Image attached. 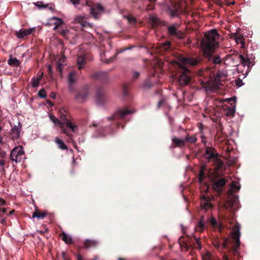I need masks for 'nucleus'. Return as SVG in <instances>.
Segmentation results:
<instances>
[{
	"label": "nucleus",
	"mask_w": 260,
	"mask_h": 260,
	"mask_svg": "<svg viewBox=\"0 0 260 260\" xmlns=\"http://www.w3.org/2000/svg\"><path fill=\"white\" fill-rule=\"evenodd\" d=\"M74 84H69V90L70 93H73L75 91V88L73 86Z\"/></svg>",
	"instance_id": "obj_51"
},
{
	"label": "nucleus",
	"mask_w": 260,
	"mask_h": 260,
	"mask_svg": "<svg viewBox=\"0 0 260 260\" xmlns=\"http://www.w3.org/2000/svg\"><path fill=\"white\" fill-rule=\"evenodd\" d=\"M212 161L213 162L214 165L215 166V170L216 171L221 169L223 165V162L219 158L218 155Z\"/></svg>",
	"instance_id": "obj_24"
},
{
	"label": "nucleus",
	"mask_w": 260,
	"mask_h": 260,
	"mask_svg": "<svg viewBox=\"0 0 260 260\" xmlns=\"http://www.w3.org/2000/svg\"><path fill=\"white\" fill-rule=\"evenodd\" d=\"M140 73L139 72H134L132 75L133 80H136L140 76Z\"/></svg>",
	"instance_id": "obj_48"
},
{
	"label": "nucleus",
	"mask_w": 260,
	"mask_h": 260,
	"mask_svg": "<svg viewBox=\"0 0 260 260\" xmlns=\"http://www.w3.org/2000/svg\"><path fill=\"white\" fill-rule=\"evenodd\" d=\"M193 237L195 240V242L197 245L196 248L199 250L201 249L202 245L201 243L200 238H198L195 236H193Z\"/></svg>",
	"instance_id": "obj_43"
},
{
	"label": "nucleus",
	"mask_w": 260,
	"mask_h": 260,
	"mask_svg": "<svg viewBox=\"0 0 260 260\" xmlns=\"http://www.w3.org/2000/svg\"><path fill=\"white\" fill-rule=\"evenodd\" d=\"M153 86L152 82L150 78L145 80L142 85V88L144 89H149Z\"/></svg>",
	"instance_id": "obj_36"
},
{
	"label": "nucleus",
	"mask_w": 260,
	"mask_h": 260,
	"mask_svg": "<svg viewBox=\"0 0 260 260\" xmlns=\"http://www.w3.org/2000/svg\"><path fill=\"white\" fill-rule=\"evenodd\" d=\"M36 28L33 27L28 29L21 28L19 31H15V35L19 39H23L25 37L31 34L32 32L35 31Z\"/></svg>",
	"instance_id": "obj_16"
},
{
	"label": "nucleus",
	"mask_w": 260,
	"mask_h": 260,
	"mask_svg": "<svg viewBox=\"0 0 260 260\" xmlns=\"http://www.w3.org/2000/svg\"><path fill=\"white\" fill-rule=\"evenodd\" d=\"M92 78L99 80L102 82H105L108 79V75L107 72H99L93 74L92 75Z\"/></svg>",
	"instance_id": "obj_17"
},
{
	"label": "nucleus",
	"mask_w": 260,
	"mask_h": 260,
	"mask_svg": "<svg viewBox=\"0 0 260 260\" xmlns=\"http://www.w3.org/2000/svg\"><path fill=\"white\" fill-rule=\"evenodd\" d=\"M98 244V242L94 240L87 239L84 242V246L87 249L90 247H95Z\"/></svg>",
	"instance_id": "obj_23"
},
{
	"label": "nucleus",
	"mask_w": 260,
	"mask_h": 260,
	"mask_svg": "<svg viewBox=\"0 0 260 260\" xmlns=\"http://www.w3.org/2000/svg\"><path fill=\"white\" fill-rule=\"evenodd\" d=\"M55 143L58 145V147L62 149V150H67L68 147L66 146V145L64 144L63 141H62L61 139H59L58 138H55Z\"/></svg>",
	"instance_id": "obj_34"
},
{
	"label": "nucleus",
	"mask_w": 260,
	"mask_h": 260,
	"mask_svg": "<svg viewBox=\"0 0 260 260\" xmlns=\"http://www.w3.org/2000/svg\"><path fill=\"white\" fill-rule=\"evenodd\" d=\"M201 62L199 57L184 56L182 55L178 57L177 66L181 70L178 73L177 81L181 86L188 85L190 82V77L189 75L190 71L186 66L194 67L198 65Z\"/></svg>",
	"instance_id": "obj_2"
},
{
	"label": "nucleus",
	"mask_w": 260,
	"mask_h": 260,
	"mask_svg": "<svg viewBox=\"0 0 260 260\" xmlns=\"http://www.w3.org/2000/svg\"><path fill=\"white\" fill-rule=\"evenodd\" d=\"M5 161L4 160L0 159V166H1L2 167H4V166L5 165Z\"/></svg>",
	"instance_id": "obj_63"
},
{
	"label": "nucleus",
	"mask_w": 260,
	"mask_h": 260,
	"mask_svg": "<svg viewBox=\"0 0 260 260\" xmlns=\"http://www.w3.org/2000/svg\"><path fill=\"white\" fill-rule=\"evenodd\" d=\"M0 223L3 225H6L7 224V217L0 218Z\"/></svg>",
	"instance_id": "obj_52"
},
{
	"label": "nucleus",
	"mask_w": 260,
	"mask_h": 260,
	"mask_svg": "<svg viewBox=\"0 0 260 260\" xmlns=\"http://www.w3.org/2000/svg\"><path fill=\"white\" fill-rule=\"evenodd\" d=\"M216 128H217V131L218 133L222 132L223 125L221 122H219L217 123V126H216Z\"/></svg>",
	"instance_id": "obj_49"
},
{
	"label": "nucleus",
	"mask_w": 260,
	"mask_h": 260,
	"mask_svg": "<svg viewBox=\"0 0 260 260\" xmlns=\"http://www.w3.org/2000/svg\"><path fill=\"white\" fill-rule=\"evenodd\" d=\"M231 37L232 38H234L236 42L237 43H240L242 45V46L244 45V43H245L244 38L243 36L240 35L239 36L237 37L236 34H232Z\"/></svg>",
	"instance_id": "obj_33"
},
{
	"label": "nucleus",
	"mask_w": 260,
	"mask_h": 260,
	"mask_svg": "<svg viewBox=\"0 0 260 260\" xmlns=\"http://www.w3.org/2000/svg\"><path fill=\"white\" fill-rule=\"evenodd\" d=\"M180 245L184 246L186 249H189V246L187 244L186 242H183L182 244L180 243Z\"/></svg>",
	"instance_id": "obj_58"
},
{
	"label": "nucleus",
	"mask_w": 260,
	"mask_h": 260,
	"mask_svg": "<svg viewBox=\"0 0 260 260\" xmlns=\"http://www.w3.org/2000/svg\"><path fill=\"white\" fill-rule=\"evenodd\" d=\"M47 215V213L46 212H41L40 211L36 210V211L33 213L32 218L37 217L38 219H43Z\"/></svg>",
	"instance_id": "obj_32"
},
{
	"label": "nucleus",
	"mask_w": 260,
	"mask_h": 260,
	"mask_svg": "<svg viewBox=\"0 0 260 260\" xmlns=\"http://www.w3.org/2000/svg\"><path fill=\"white\" fill-rule=\"evenodd\" d=\"M150 4H148L147 6V10H151L154 9V3L156 1V0H148Z\"/></svg>",
	"instance_id": "obj_44"
},
{
	"label": "nucleus",
	"mask_w": 260,
	"mask_h": 260,
	"mask_svg": "<svg viewBox=\"0 0 260 260\" xmlns=\"http://www.w3.org/2000/svg\"><path fill=\"white\" fill-rule=\"evenodd\" d=\"M75 256L77 257V260H86L84 259L80 254H76Z\"/></svg>",
	"instance_id": "obj_54"
},
{
	"label": "nucleus",
	"mask_w": 260,
	"mask_h": 260,
	"mask_svg": "<svg viewBox=\"0 0 260 260\" xmlns=\"http://www.w3.org/2000/svg\"><path fill=\"white\" fill-rule=\"evenodd\" d=\"M50 96L52 99H55L56 97V93L55 92H51Z\"/></svg>",
	"instance_id": "obj_64"
},
{
	"label": "nucleus",
	"mask_w": 260,
	"mask_h": 260,
	"mask_svg": "<svg viewBox=\"0 0 260 260\" xmlns=\"http://www.w3.org/2000/svg\"><path fill=\"white\" fill-rule=\"evenodd\" d=\"M228 58L232 60L236 66H238L240 64H242L243 66H246L249 68L251 64V66L253 65L252 64V61L247 55L246 56H244L241 54H232L229 55Z\"/></svg>",
	"instance_id": "obj_6"
},
{
	"label": "nucleus",
	"mask_w": 260,
	"mask_h": 260,
	"mask_svg": "<svg viewBox=\"0 0 260 260\" xmlns=\"http://www.w3.org/2000/svg\"><path fill=\"white\" fill-rule=\"evenodd\" d=\"M48 231V229H46L45 231H38L39 233H40L41 235H43L45 233L47 232Z\"/></svg>",
	"instance_id": "obj_61"
},
{
	"label": "nucleus",
	"mask_w": 260,
	"mask_h": 260,
	"mask_svg": "<svg viewBox=\"0 0 260 260\" xmlns=\"http://www.w3.org/2000/svg\"><path fill=\"white\" fill-rule=\"evenodd\" d=\"M150 23L151 24L152 26L154 28L159 24V20L157 18L151 17L150 19Z\"/></svg>",
	"instance_id": "obj_40"
},
{
	"label": "nucleus",
	"mask_w": 260,
	"mask_h": 260,
	"mask_svg": "<svg viewBox=\"0 0 260 260\" xmlns=\"http://www.w3.org/2000/svg\"><path fill=\"white\" fill-rule=\"evenodd\" d=\"M185 146L189 144H193L197 141V138L196 136H190L188 133L183 139Z\"/></svg>",
	"instance_id": "obj_19"
},
{
	"label": "nucleus",
	"mask_w": 260,
	"mask_h": 260,
	"mask_svg": "<svg viewBox=\"0 0 260 260\" xmlns=\"http://www.w3.org/2000/svg\"><path fill=\"white\" fill-rule=\"evenodd\" d=\"M240 229V225L239 223H237L234 226L232 232V245L229 249L230 252L233 256L237 257V260H239L240 257V253L239 251L241 244Z\"/></svg>",
	"instance_id": "obj_4"
},
{
	"label": "nucleus",
	"mask_w": 260,
	"mask_h": 260,
	"mask_svg": "<svg viewBox=\"0 0 260 260\" xmlns=\"http://www.w3.org/2000/svg\"><path fill=\"white\" fill-rule=\"evenodd\" d=\"M175 5L172 7L169 8V14L172 16L175 17L178 16L180 12V6L179 4L176 2Z\"/></svg>",
	"instance_id": "obj_20"
},
{
	"label": "nucleus",
	"mask_w": 260,
	"mask_h": 260,
	"mask_svg": "<svg viewBox=\"0 0 260 260\" xmlns=\"http://www.w3.org/2000/svg\"><path fill=\"white\" fill-rule=\"evenodd\" d=\"M96 102L99 105H103L106 102L104 89L101 87H99L96 90Z\"/></svg>",
	"instance_id": "obj_13"
},
{
	"label": "nucleus",
	"mask_w": 260,
	"mask_h": 260,
	"mask_svg": "<svg viewBox=\"0 0 260 260\" xmlns=\"http://www.w3.org/2000/svg\"><path fill=\"white\" fill-rule=\"evenodd\" d=\"M171 45V42L170 41H167L164 43L160 44V48L162 50L167 51L170 49Z\"/></svg>",
	"instance_id": "obj_38"
},
{
	"label": "nucleus",
	"mask_w": 260,
	"mask_h": 260,
	"mask_svg": "<svg viewBox=\"0 0 260 260\" xmlns=\"http://www.w3.org/2000/svg\"><path fill=\"white\" fill-rule=\"evenodd\" d=\"M240 189V186L237 182H234L231 186V188L229 190V193L231 195L233 194L234 191H238Z\"/></svg>",
	"instance_id": "obj_39"
},
{
	"label": "nucleus",
	"mask_w": 260,
	"mask_h": 260,
	"mask_svg": "<svg viewBox=\"0 0 260 260\" xmlns=\"http://www.w3.org/2000/svg\"><path fill=\"white\" fill-rule=\"evenodd\" d=\"M12 126V128L8 134V138L13 141L18 139L22 128V125L19 122L18 125Z\"/></svg>",
	"instance_id": "obj_10"
},
{
	"label": "nucleus",
	"mask_w": 260,
	"mask_h": 260,
	"mask_svg": "<svg viewBox=\"0 0 260 260\" xmlns=\"http://www.w3.org/2000/svg\"><path fill=\"white\" fill-rule=\"evenodd\" d=\"M60 236L61 237V239L68 244H72L73 240L72 238L66 234L64 232H62L60 234Z\"/></svg>",
	"instance_id": "obj_28"
},
{
	"label": "nucleus",
	"mask_w": 260,
	"mask_h": 260,
	"mask_svg": "<svg viewBox=\"0 0 260 260\" xmlns=\"http://www.w3.org/2000/svg\"><path fill=\"white\" fill-rule=\"evenodd\" d=\"M225 114L228 116H234L235 114V110L232 108L228 107V108H225Z\"/></svg>",
	"instance_id": "obj_41"
},
{
	"label": "nucleus",
	"mask_w": 260,
	"mask_h": 260,
	"mask_svg": "<svg viewBox=\"0 0 260 260\" xmlns=\"http://www.w3.org/2000/svg\"><path fill=\"white\" fill-rule=\"evenodd\" d=\"M203 217L199 221L198 224L195 227V231L197 232L202 233L205 230V224L203 221Z\"/></svg>",
	"instance_id": "obj_30"
},
{
	"label": "nucleus",
	"mask_w": 260,
	"mask_h": 260,
	"mask_svg": "<svg viewBox=\"0 0 260 260\" xmlns=\"http://www.w3.org/2000/svg\"><path fill=\"white\" fill-rule=\"evenodd\" d=\"M57 19L58 22L56 23V25L54 28V29H57V28L62 23V21L61 19Z\"/></svg>",
	"instance_id": "obj_53"
},
{
	"label": "nucleus",
	"mask_w": 260,
	"mask_h": 260,
	"mask_svg": "<svg viewBox=\"0 0 260 260\" xmlns=\"http://www.w3.org/2000/svg\"><path fill=\"white\" fill-rule=\"evenodd\" d=\"M173 144L174 147H184L185 146L183 139H179L177 137H174L172 139Z\"/></svg>",
	"instance_id": "obj_21"
},
{
	"label": "nucleus",
	"mask_w": 260,
	"mask_h": 260,
	"mask_svg": "<svg viewBox=\"0 0 260 260\" xmlns=\"http://www.w3.org/2000/svg\"><path fill=\"white\" fill-rule=\"evenodd\" d=\"M58 114H59L60 118L63 121L62 122L53 115H50V120L54 124H57L61 129L62 132L66 134L67 135L70 136L64 127V124H65L67 127L70 128L73 132L75 133L77 130V126L76 125H74L70 120V115L68 114L67 111L64 108H62L59 110Z\"/></svg>",
	"instance_id": "obj_3"
},
{
	"label": "nucleus",
	"mask_w": 260,
	"mask_h": 260,
	"mask_svg": "<svg viewBox=\"0 0 260 260\" xmlns=\"http://www.w3.org/2000/svg\"><path fill=\"white\" fill-rule=\"evenodd\" d=\"M85 59L83 56L81 55L78 56L77 59V63L79 66L78 68L79 70H81L83 68L85 65Z\"/></svg>",
	"instance_id": "obj_37"
},
{
	"label": "nucleus",
	"mask_w": 260,
	"mask_h": 260,
	"mask_svg": "<svg viewBox=\"0 0 260 260\" xmlns=\"http://www.w3.org/2000/svg\"><path fill=\"white\" fill-rule=\"evenodd\" d=\"M222 246L224 248H228L227 247V240L225 239L222 243Z\"/></svg>",
	"instance_id": "obj_59"
},
{
	"label": "nucleus",
	"mask_w": 260,
	"mask_h": 260,
	"mask_svg": "<svg viewBox=\"0 0 260 260\" xmlns=\"http://www.w3.org/2000/svg\"><path fill=\"white\" fill-rule=\"evenodd\" d=\"M166 103V100L164 99H161L157 103V107L159 108L161 106Z\"/></svg>",
	"instance_id": "obj_50"
},
{
	"label": "nucleus",
	"mask_w": 260,
	"mask_h": 260,
	"mask_svg": "<svg viewBox=\"0 0 260 260\" xmlns=\"http://www.w3.org/2000/svg\"><path fill=\"white\" fill-rule=\"evenodd\" d=\"M38 95L42 98H45L47 96L45 89H42L40 90L38 93Z\"/></svg>",
	"instance_id": "obj_45"
},
{
	"label": "nucleus",
	"mask_w": 260,
	"mask_h": 260,
	"mask_svg": "<svg viewBox=\"0 0 260 260\" xmlns=\"http://www.w3.org/2000/svg\"><path fill=\"white\" fill-rule=\"evenodd\" d=\"M74 21L76 23L80 24L83 27H86L87 26L91 27V25L86 21V17L82 15L76 16L74 19Z\"/></svg>",
	"instance_id": "obj_18"
},
{
	"label": "nucleus",
	"mask_w": 260,
	"mask_h": 260,
	"mask_svg": "<svg viewBox=\"0 0 260 260\" xmlns=\"http://www.w3.org/2000/svg\"><path fill=\"white\" fill-rule=\"evenodd\" d=\"M70 1L74 5H76L79 3V0H70Z\"/></svg>",
	"instance_id": "obj_62"
},
{
	"label": "nucleus",
	"mask_w": 260,
	"mask_h": 260,
	"mask_svg": "<svg viewBox=\"0 0 260 260\" xmlns=\"http://www.w3.org/2000/svg\"><path fill=\"white\" fill-rule=\"evenodd\" d=\"M210 222L213 227L218 228L220 232H221L222 230V224L221 223H218L214 217L211 218Z\"/></svg>",
	"instance_id": "obj_29"
},
{
	"label": "nucleus",
	"mask_w": 260,
	"mask_h": 260,
	"mask_svg": "<svg viewBox=\"0 0 260 260\" xmlns=\"http://www.w3.org/2000/svg\"><path fill=\"white\" fill-rule=\"evenodd\" d=\"M8 63L11 66L18 67L20 65V62L17 58L11 56L8 60Z\"/></svg>",
	"instance_id": "obj_31"
},
{
	"label": "nucleus",
	"mask_w": 260,
	"mask_h": 260,
	"mask_svg": "<svg viewBox=\"0 0 260 260\" xmlns=\"http://www.w3.org/2000/svg\"><path fill=\"white\" fill-rule=\"evenodd\" d=\"M36 5L40 8H44L46 7V6H44V5L43 4V3L42 2H38L37 3Z\"/></svg>",
	"instance_id": "obj_56"
},
{
	"label": "nucleus",
	"mask_w": 260,
	"mask_h": 260,
	"mask_svg": "<svg viewBox=\"0 0 260 260\" xmlns=\"http://www.w3.org/2000/svg\"><path fill=\"white\" fill-rule=\"evenodd\" d=\"M6 152L4 151H2L0 152V156L2 158H4L5 157Z\"/></svg>",
	"instance_id": "obj_60"
},
{
	"label": "nucleus",
	"mask_w": 260,
	"mask_h": 260,
	"mask_svg": "<svg viewBox=\"0 0 260 260\" xmlns=\"http://www.w3.org/2000/svg\"><path fill=\"white\" fill-rule=\"evenodd\" d=\"M217 155L218 154L216 152L214 148L209 147H206L205 156L209 161H212Z\"/></svg>",
	"instance_id": "obj_15"
},
{
	"label": "nucleus",
	"mask_w": 260,
	"mask_h": 260,
	"mask_svg": "<svg viewBox=\"0 0 260 260\" xmlns=\"http://www.w3.org/2000/svg\"><path fill=\"white\" fill-rule=\"evenodd\" d=\"M92 126L94 127H97V135L98 136H105L106 135V129L107 128V127H103L101 126H98L96 123L95 122L92 123Z\"/></svg>",
	"instance_id": "obj_25"
},
{
	"label": "nucleus",
	"mask_w": 260,
	"mask_h": 260,
	"mask_svg": "<svg viewBox=\"0 0 260 260\" xmlns=\"http://www.w3.org/2000/svg\"><path fill=\"white\" fill-rule=\"evenodd\" d=\"M77 78V74L75 71L70 72L68 76V83L70 84H74Z\"/></svg>",
	"instance_id": "obj_22"
},
{
	"label": "nucleus",
	"mask_w": 260,
	"mask_h": 260,
	"mask_svg": "<svg viewBox=\"0 0 260 260\" xmlns=\"http://www.w3.org/2000/svg\"><path fill=\"white\" fill-rule=\"evenodd\" d=\"M40 80L39 79H33L32 86L34 88L38 87L39 85Z\"/></svg>",
	"instance_id": "obj_46"
},
{
	"label": "nucleus",
	"mask_w": 260,
	"mask_h": 260,
	"mask_svg": "<svg viewBox=\"0 0 260 260\" xmlns=\"http://www.w3.org/2000/svg\"><path fill=\"white\" fill-rule=\"evenodd\" d=\"M24 155V152L22 146L15 147L11 151L10 154V159L15 161L16 162H20Z\"/></svg>",
	"instance_id": "obj_8"
},
{
	"label": "nucleus",
	"mask_w": 260,
	"mask_h": 260,
	"mask_svg": "<svg viewBox=\"0 0 260 260\" xmlns=\"http://www.w3.org/2000/svg\"><path fill=\"white\" fill-rule=\"evenodd\" d=\"M212 198L209 196H206L203 194L201 196V206L202 209L207 211L211 210L214 208L213 205L211 203Z\"/></svg>",
	"instance_id": "obj_11"
},
{
	"label": "nucleus",
	"mask_w": 260,
	"mask_h": 260,
	"mask_svg": "<svg viewBox=\"0 0 260 260\" xmlns=\"http://www.w3.org/2000/svg\"><path fill=\"white\" fill-rule=\"evenodd\" d=\"M220 35L215 29L205 32L204 37L202 39L201 46L203 49L204 56L211 59L212 58L213 63L220 64L222 60L219 55L212 57L213 54L219 47V39Z\"/></svg>",
	"instance_id": "obj_1"
},
{
	"label": "nucleus",
	"mask_w": 260,
	"mask_h": 260,
	"mask_svg": "<svg viewBox=\"0 0 260 260\" xmlns=\"http://www.w3.org/2000/svg\"><path fill=\"white\" fill-rule=\"evenodd\" d=\"M167 33L170 37H173L177 38H181L183 37L184 34L182 31L178 30V25L176 24L169 25L167 26Z\"/></svg>",
	"instance_id": "obj_9"
},
{
	"label": "nucleus",
	"mask_w": 260,
	"mask_h": 260,
	"mask_svg": "<svg viewBox=\"0 0 260 260\" xmlns=\"http://www.w3.org/2000/svg\"><path fill=\"white\" fill-rule=\"evenodd\" d=\"M134 112V111L129 109L127 107H125L123 109H118L111 117H108L107 120L108 121H113L112 125H110L111 133H113L114 132V128L115 127L116 128L119 127L120 124L118 122V120L124 119L127 115Z\"/></svg>",
	"instance_id": "obj_5"
},
{
	"label": "nucleus",
	"mask_w": 260,
	"mask_h": 260,
	"mask_svg": "<svg viewBox=\"0 0 260 260\" xmlns=\"http://www.w3.org/2000/svg\"><path fill=\"white\" fill-rule=\"evenodd\" d=\"M205 178V174L204 170L203 168H201L200 170L199 175V181L200 183L202 182L204 178Z\"/></svg>",
	"instance_id": "obj_42"
},
{
	"label": "nucleus",
	"mask_w": 260,
	"mask_h": 260,
	"mask_svg": "<svg viewBox=\"0 0 260 260\" xmlns=\"http://www.w3.org/2000/svg\"><path fill=\"white\" fill-rule=\"evenodd\" d=\"M226 181L227 180L224 178L214 180L213 183V187L216 192L221 193Z\"/></svg>",
	"instance_id": "obj_12"
},
{
	"label": "nucleus",
	"mask_w": 260,
	"mask_h": 260,
	"mask_svg": "<svg viewBox=\"0 0 260 260\" xmlns=\"http://www.w3.org/2000/svg\"><path fill=\"white\" fill-rule=\"evenodd\" d=\"M88 94V90L84 88L76 93L75 99L78 102L83 103L87 100Z\"/></svg>",
	"instance_id": "obj_14"
},
{
	"label": "nucleus",
	"mask_w": 260,
	"mask_h": 260,
	"mask_svg": "<svg viewBox=\"0 0 260 260\" xmlns=\"http://www.w3.org/2000/svg\"><path fill=\"white\" fill-rule=\"evenodd\" d=\"M128 20L131 23H135L136 21L135 18H134V17H129L128 18Z\"/></svg>",
	"instance_id": "obj_57"
},
{
	"label": "nucleus",
	"mask_w": 260,
	"mask_h": 260,
	"mask_svg": "<svg viewBox=\"0 0 260 260\" xmlns=\"http://www.w3.org/2000/svg\"><path fill=\"white\" fill-rule=\"evenodd\" d=\"M132 47H133V46L132 47H128V48H124V49H121L120 50H119L117 52V53H121V52H123V51L126 50H128V49H131Z\"/></svg>",
	"instance_id": "obj_55"
},
{
	"label": "nucleus",
	"mask_w": 260,
	"mask_h": 260,
	"mask_svg": "<svg viewBox=\"0 0 260 260\" xmlns=\"http://www.w3.org/2000/svg\"><path fill=\"white\" fill-rule=\"evenodd\" d=\"M6 201L4 200L2 198H0V212H2L3 213L6 214L7 215V214H8L7 212V208H1L2 207H3L5 205H6Z\"/></svg>",
	"instance_id": "obj_35"
},
{
	"label": "nucleus",
	"mask_w": 260,
	"mask_h": 260,
	"mask_svg": "<svg viewBox=\"0 0 260 260\" xmlns=\"http://www.w3.org/2000/svg\"><path fill=\"white\" fill-rule=\"evenodd\" d=\"M91 3L89 1H87L86 5L90 7V11L91 14L92 15L95 19H98L101 15L104 13V8L100 4H94L91 5Z\"/></svg>",
	"instance_id": "obj_7"
},
{
	"label": "nucleus",
	"mask_w": 260,
	"mask_h": 260,
	"mask_svg": "<svg viewBox=\"0 0 260 260\" xmlns=\"http://www.w3.org/2000/svg\"><path fill=\"white\" fill-rule=\"evenodd\" d=\"M66 57L64 55H62L59 59L58 61L57 62V71L60 73H61L62 70V66H63V63L65 62Z\"/></svg>",
	"instance_id": "obj_26"
},
{
	"label": "nucleus",
	"mask_w": 260,
	"mask_h": 260,
	"mask_svg": "<svg viewBox=\"0 0 260 260\" xmlns=\"http://www.w3.org/2000/svg\"><path fill=\"white\" fill-rule=\"evenodd\" d=\"M116 55V54L114 56L110 57L109 59H107L106 60H104V58H103V57L101 56V60H102V61L105 62L107 63H109L111 62L112 61H113V60H114V58L115 57Z\"/></svg>",
	"instance_id": "obj_47"
},
{
	"label": "nucleus",
	"mask_w": 260,
	"mask_h": 260,
	"mask_svg": "<svg viewBox=\"0 0 260 260\" xmlns=\"http://www.w3.org/2000/svg\"><path fill=\"white\" fill-rule=\"evenodd\" d=\"M238 198L237 197L234 196L231 197V198L229 199L228 201L226 202L225 206L226 208H232L234 204L238 203Z\"/></svg>",
	"instance_id": "obj_27"
}]
</instances>
